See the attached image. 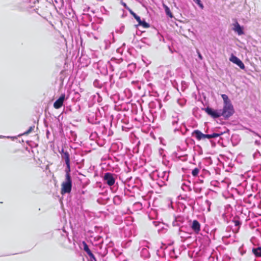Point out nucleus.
<instances>
[{
    "mask_svg": "<svg viewBox=\"0 0 261 261\" xmlns=\"http://www.w3.org/2000/svg\"><path fill=\"white\" fill-rule=\"evenodd\" d=\"M72 189V180L70 174V171H66L65 175V181L61 184V194L64 195L70 193Z\"/></svg>",
    "mask_w": 261,
    "mask_h": 261,
    "instance_id": "obj_1",
    "label": "nucleus"
},
{
    "mask_svg": "<svg viewBox=\"0 0 261 261\" xmlns=\"http://www.w3.org/2000/svg\"><path fill=\"white\" fill-rule=\"evenodd\" d=\"M222 134V133H221V134L213 133L212 134L205 135V134H203L200 130H199L198 129L195 130L192 133V136H195L196 139L199 141L201 140V139H210L212 138H217V137H219Z\"/></svg>",
    "mask_w": 261,
    "mask_h": 261,
    "instance_id": "obj_2",
    "label": "nucleus"
},
{
    "mask_svg": "<svg viewBox=\"0 0 261 261\" xmlns=\"http://www.w3.org/2000/svg\"><path fill=\"white\" fill-rule=\"evenodd\" d=\"M220 110L221 116H223L225 119L230 117L234 112L232 104L224 105L223 109Z\"/></svg>",
    "mask_w": 261,
    "mask_h": 261,
    "instance_id": "obj_3",
    "label": "nucleus"
},
{
    "mask_svg": "<svg viewBox=\"0 0 261 261\" xmlns=\"http://www.w3.org/2000/svg\"><path fill=\"white\" fill-rule=\"evenodd\" d=\"M61 153V158L65 160V163L66 165V171H70V155L67 151H64L63 149H62L60 152Z\"/></svg>",
    "mask_w": 261,
    "mask_h": 261,
    "instance_id": "obj_4",
    "label": "nucleus"
},
{
    "mask_svg": "<svg viewBox=\"0 0 261 261\" xmlns=\"http://www.w3.org/2000/svg\"><path fill=\"white\" fill-rule=\"evenodd\" d=\"M204 111L208 115L213 118H218L221 116L220 110H214L208 107L204 109Z\"/></svg>",
    "mask_w": 261,
    "mask_h": 261,
    "instance_id": "obj_5",
    "label": "nucleus"
},
{
    "mask_svg": "<svg viewBox=\"0 0 261 261\" xmlns=\"http://www.w3.org/2000/svg\"><path fill=\"white\" fill-rule=\"evenodd\" d=\"M103 179L109 186H112L115 184V179L113 177V175L111 173H106L104 175Z\"/></svg>",
    "mask_w": 261,
    "mask_h": 261,
    "instance_id": "obj_6",
    "label": "nucleus"
},
{
    "mask_svg": "<svg viewBox=\"0 0 261 261\" xmlns=\"http://www.w3.org/2000/svg\"><path fill=\"white\" fill-rule=\"evenodd\" d=\"M229 60L232 63L237 64L241 69H245V67L244 63L236 56L232 55Z\"/></svg>",
    "mask_w": 261,
    "mask_h": 261,
    "instance_id": "obj_7",
    "label": "nucleus"
},
{
    "mask_svg": "<svg viewBox=\"0 0 261 261\" xmlns=\"http://www.w3.org/2000/svg\"><path fill=\"white\" fill-rule=\"evenodd\" d=\"M65 98V94H62L61 96L54 102V107L56 109H58L61 108V107L63 106Z\"/></svg>",
    "mask_w": 261,
    "mask_h": 261,
    "instance_id": "obj_8",
    "label": "nucleus"
},
{
    "mask_svg": "<svg viewBox=\"0 0 261 261\" xmlns=\"http://www.w3.org/2000/svg\"><path fill=\"white\" fill-rule=\"evenodd\" d=\"M233 30L234 31L237 32L239 35H242L244 34L243 28L240 26L237 21H236V23L233 24Z\"/></svg>",
    "mask_w": 261,
    "mask_h": 261,
    "instance_id": "obj_9",
    "label": "nucleus"
},
{
    "mask_svg": "<svg viewBox=\"0 0 261 261\" xmlns=\"http://www.w3.org/2000/svg\"><path fill=\"white\" fill-rule=\"evenodd\" d=\"M83 245L84 247V250L86 253L88 254V255L91 258H94V254L92 253L91 250L89 249L88 245L86 244L85 242H83Z\"/></svg>",
    "mask_w": 261,
    "mask_h": 261,
    "instance_id": "obj_10",
    "label": "nucleus"
},
{
    "mask_svg": "<svg viewBox=\"0 0 261 261\" xmlns=\"http://www.w3.org/2000/svg\"><path fill=\"white\" fill-rule=\"evenodd\" d=\"M252 252L256 257H261V246L253 248Z\"/></svg>",
    "mask_w": 261,
    "mask_h": 261,
    "instance_id": "obj_11",
    "label": "nucleus"
},
{
    "mask_svg": "<svg viewBox=\"0 0 261 261\" xmlns=\"http://www.w3.org/2000/svg\"><path fill=\"white\" fill-rule=\"evenodd\" d=\"M191 233H192V231L185 233L184 232H183L181 229H179V235L180 236V237L181 238H184V239L189 238H190L189 235Z\"/></svg>",
    "mask_w": 261,
    "mask_h": 261,
    "instance_id": "obj_12",
    "label": "nucleus"
},
{
    "mask_svg": "<svg viewBox=\"0 0 261 261\" xmlns=\"http://www.w3.org/2000/svg\"><path fill=\"white\" fill-rule=\"evenodd\" d=\"M163 6L165 9V12H166V14H167V15H168L170 18L173 17V15H172V13L171 12L169 8L167 5H166L165 4H163Z\"/></svg>",
    "mask_w": 261,
    "mask_h": 261,
    "instance_id": "obj_13",
    "label": "nucleus"
},
{
    "mask_svg": "<svg viewBox=\"0 0 261 261\" xmlns=\"http://www.w3.org/2000/svg\"><path fill=\"white\" fill-rule=\"evenodd\" d=\"M221 97L223 100L224 105L231 104V101L227 95L223 94L221 95Z\"/></svg>",
    "mask_w": 261,
    "mask_h": 261,
    "instance_id": "obj_14",
    "label": "nucleus"
},
{
    "mask_svg": "<svg viewBox=\"0 0 261 261\" xmlns=\"http://www.w3.org/2000/svg\"><path fill=\"white\" fill-rule=\"evenodd\" d=\"M200 228V224L199 223V222L196 220H193L192 222L191 228Z\"/></svg>",
    "mask_w": 261,
    "mask_h": 261,
    "instance_id": "obj_15",
    "label": "nucleus"
},
{
    "mask_svg": "<svg viewBox=\"0 0 261 261\" xmlns=\"http://www.w3.org/2000/svg\"><path fill=\"white\" fill-rule=\"evenodd\" d=\"M138 25L142 26L144 28H149V24L144 20L141 21V22L139 24H138Z\"/></svg>",
    "mask_w": 261,
    "mask_h": 261,
    "instance_id": "obj_16",
    "label": "nucleus"
},
{
    "mask_svg": "<svg viewBox=\"0 0 261 261\" xmlns=\"http://www.w3.org/2000/svg\"><path fill=\"white\" fill-rule=\"evenodd\" d=\"M196 4L198 5V6L201 9H203L204 8V6L203 4L201 3L200 0H193Z\"/></svg>",
    "mask_w": 261,
    "mask_h": 261,
    "instance_id": "obj_17",
    "label": "nucleus"
},
{
    "mask_svg": "<svg viewBox=\"0 0 261 261\" xmlns=\"http://www.w3.org/2000/svg\"><path fill=\"white\" fill-rule=\"evenodd\" d=\"M199 172V169L197 168H195L192 171V174L193 176H197Z\"/></svg>",
    "mask_w": 261,
    "mask_h": 261,
    "instance_id": "obj_18",
    "label": "nucleus"
},
{
    "mask_svg": "<svg viewBox=\"0 0 261 261\" xmlns=\"http://www.w3.org/2000/svg\"><path fill=\"white\" fill-rule=\"evenodd\" d=\"M34 127H35L34 126H30L27 131L23 133V135H28V134L31 133L33 131V130L34 129Z\"/></svg>",
    "mask_w": 261,
    "mask_h": 261,
    "instance_id": "obj_19",
    "label": "nucleus"
},
{
    "mask_svg": "<svg viewBox=\"0 0 261 261\" xmlns=\"http://www.w3.org/2000/svg\"><path fill=\"white\" fill-rule=\"evenodd\" d=\"M233 222L234 224V226L236 227H239L241 224V222L239 220L237 219H235L233 220Z\"/></svg>",
    "mask_w": 261,
    "mask_h": 261,
    "instance_id": "obj_20",
    "label": "nucleus"
},
{
    "mask_svg": "<svg viewBox=\"0 0 261 261\" xmlns=\"http://www.w3.org/2000/svg\"><path fill=\"white\" fill-rule=\"evenodd\" d=\"M135 18V19H136V20L138 22V24H139V23L141 22V21H142V20H141L140 17L139 16H138V15H137V16H136Z\"/></svg>",
    "mask_w": 261,
    "mask_h": 261,
    "instance_id": "obj_21",
    "label": "nucleus"
},
{
    "mask_svg": "<svg viewBox=\"0 0 261 261\" xmlns=\"http://www.w3.org/2000/svg\"><path fill=\"white\" fill-rule=\"evenodd\" d=\"M191 230L194 231L195 232V233H198L200 229H191Z\"/></svg>",
    "mask_w": 261,
    "mask_h": 261,
    "instance_id": "obj_22",
    "label": "nucleus"
},
{
    "mask_svg": "<svg viewBox=\"0 0 261 261\" xmlns=\"http://www.w3.org/2000/svg\"><path fill=\"white\" fill-rule=\"evenodd\" d=\"M130 14L134 17V18H135L136 16H137V15L135 13H134L133 11L130 10Z\"/></svg>",
    "mask_w": 261,
    "mask_h": 261,
    "instance_id": "obj_23",
    "label": "nucleus"
},
{
    "mask_svg": "<svg viewBox=\"0 0 261 261\" xmlns=\"http://www.w3.org/2000/svg\"><path fill=\"white\" fill-rule=\"evenodd\" d=\"M198 57L199 58V59L200 60H202V57L201 55L200 54V53L199 52H198Z\"/></svg>",
    "mask_w": 261,
    "mask_h": 261,
    "instance_id": "obj_24",
    "label": "nucleus"
},
{
    "mask_svg": "<svg viewBox=\"0 0 261 261\" xmlns=\"http://www.w3.org/2000/svg\"><path fill=\"white\" fill-rule=\"evenodd\" d=\"M230 236V235H228V234H226V235H223V237L228 238Z\"/></svg>",
    "mask_w": 261,
    "mask_h": 261,
    "instance_id": "obj_25",
    "label": "nucleus"
},
{
    "mask_svg": "<svg viewBox=\"0 0 261 261\" xmlns=\"http://www.w3.org/2000/svg\"><path fill=\"white\" fill-rule=\"evenodd\" d=\"M236 231H234V232H238V229H236Z\"/></svg>",
    "mask_w": 261,
    "mask_h": 261,
    "instance_id": "obj_26",
    "label": "nucleus"
}]
</instances>
